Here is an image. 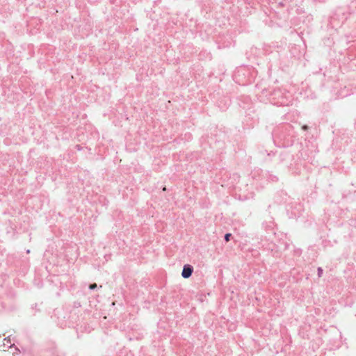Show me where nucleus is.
I'll return each mask as SVG.
<instances>
[{
  "mask_svg": "<svg viewBox=\"0 0 356 356\" xmlns=\"http://www.w3.org/2000/svg\"><path fill=\"white\" fill-rule=\"evenodd\" d=\"M29 252H30V250H27L26 253H29Z\"/></svg>",
  "mask_w": 356,
  "mask_h": 356,
  "instance_id": "nucleus-23",
  "label": "nucleus"
},
{
  "mask_svg": "<svg viewBox=\"0 0 356 356\" xmlns=\"http://www.w3.org/2000/svg\"><path fill=\"white\" fill-rule=\"evenodd\" d=\"M274 200L279 204H284L286 207L293 204V201L287 193L284 190H280L276 193Z\"/></svg>",
  "mask_w": 356,
  "mask_h": 356,
  "instance_id": "nucleus-6",
  "label": "nucleus"
},
{
  "mask_svg": "<svg viewBox=\"0 0 356 356\" xmlns=\"http://www.w3.org/2000/svg\"><path fill=\"white\" fill-rule=\"evenodd\" d=\"M232 235L231 233H226L224 235V240L225 242H228L230 241V238H232Z\"/></svg>",
  "mask_w": 356,
  "mask_h": 356,
  "instance_id": "nucleus-14",
  "label": "nucleus"
},
{
  "mask_svg": "<svg viewBox=\"0 0 356 356\" xmlns=\"http://www.w3.org/2000/svg\"><path fill=\"white\" fill-rule=\"evenodd\" d=\"M97 287H98V286L96 283L90 284L88 286V289L90 290H95V289H97Z\"/></svg>",
  "mask_w": 356,
  "mask_h": 356,
  "instance_id": "nucleus-16",
  "label": "nucleus"
},
{
  "mask_svg": "<svg viewBox=\"0 0 356 356\" xmlns=\"http://www.w3.org/2000/svg\"><path fill=\"white\" fill-rule=\"evenodd\" d=\"M73 307H74V308H79V307H81V303H80L79 302H76H76H74Z\"/></svg>",
  "mask_w": 356,
  "mask_h": 356,
  "instance_id": "nucleus-17",
  "label": "nucleus"
},
{
  "mask_svg": "<svg viewBox=\"0 0 356 356\" xmlns=\"http://www.w3.org/2000/svg\"><path fill=\"white\" fill-rule=\"evenodd\" d=\"M323 273V268L321 267H318V268H317V275H318V277H322Z\"/></svg>",
  "mask_w": 356,
  "mask_h": 356,
  "instance_id": "nucleus-15",
  "label": "nucleus"
},
{
  "mask_svg": "<svg viewBox=\"0 0 356 356\" xmlns=\"http://www.w3.org/2000/svg\"><path fill=\"white\" fill-rule=\"evenodd\" d=\"M277 153V163L284 169H290L293 165L294 156L290 152L282 149Z\"/></svg>",
  "mask_w": 356,
  "mask_h": 356,
  "instance_id": "nucleus-5",
  "label": "nucleus"
},
{
  "mask_svg": "<svg viewBox=\"0 0 356 356\" xmlns=\"http://www.w3.org/2000/svg\"><path fill=\"white\" fill-rule=\"evenodd\" d=\"M308 128H309V127H308V126H307V125H305H305H303V126L302 127V129L303 130H307V129H308Z\"/></svg>",
  "mask_w": 356,
  "mask_h": 356,
  "instance_id": "nucleus-18",
  "label": "nucleus"
},
{
  "mask_svg": "<svg viewBox=\"0 0 356 356\" xmlns=\"http://www.w3.org/2000/svg\"><path fill=\"white\" fill-rule=\"evenodd\" d=\"M286 209L288 212L291 211L294 218H298L302 214L303 207L300 203L293 201V204L287 207Z\"/></svg>",
  "mask_w": 356,
  "mask_h": 356,
  "instance_id": "nucleus-8",
  "label": "nucleus"
},
{
  "mask_svg": "<svg viewBox=\"0 0 356 356\" xmlns=\"http://www.w3.org/2000/svg\"><path fill=\"white\" fill-rule=\"evenodd\" d=\"M260 112L254 105L248 107L243 120L244 129H252L259 122Z\"/></svg>",
  "mask_w": 356,
  "mask_h": 356,
  "instance_id": "nucleus-3",
  "label": "nucleus"
},
{
  "mask_svg": "<svg viewBox=\"0 0 356 356\" xmlns=\"http://www.w3.org/2000/svg\"><path fill=\"white\" fill-rule=\"evenodd\" d=\"M250 177L252 179L260 181L261 184L268 182L275 183L279 180L277 175L270 171H264L260 168L254 169L250 173Z\"/></svg>",
  "mask_w": 356,
  "mask_h": 356,
  "instance_id": "nucleus-4",
  "label": "nucleus"
},
{
  "mask_svg": "<svg viewBox=\"0 0 356 356\" xmlns=\"http://www.w3.org/2000/svg\"><path fill=\"white\" fill-rule=\"evenodd\" d=\"M282 245H284V248H282L283 250L288 249L289 244L287 243H284ZM269 245L273 252V256L275 257H280V250L278 249H282V248H279L275 243L269 244Z\"/></svg>",
  "mask_w": 356,
  "mask_h": 356,
  "instance_id": "nucleus-11",
  "label": "nucleus"
},
{
  "mask_svg": "<svg viewBox=\"0 0 356 356\" xmlns=\"http://www.w3.org/2000/svg\"><path fill=\"white\" fill-rule=\"evenodd\" d=\"M230 105V100L229 99H225V104L221 107L222 110H225Z\"/></svg>",
  "mask_w": 356,
  "mask_h": 356,
  "instance_id": "nucleus-13",
  "label": "nucleus"
},
{
  "mask_svg": "<svg viewBox=\"0 0 356 356\" xmlns=\"http://www.w3.org/2000/svg\"><path fill=\"white\" fill-rule=\"evenodd\" d=\"M275 224L273 218H270L268 220H265L262 223V227L268 233L273 235L275 234Z\"/></svg>",
  "mask_w": 356,
  "mask_h": 356,
  "instance_id": "nucleus-9",
  "label": "nucleus"
},
{
  "mask_svg": "<svg viewBox=\"0 0 356 356\" xmlns=\"http://www.w3.org/2000/svg\"><path fill=\"white\" fill-rule=\"evenodd\" d=\"M194 268L191 264H184L181 271V276L184 279H188L192 276Z\"/></svg>",
  "mask_w": 356,
  "mask_h": 356,
  "instance_id": "nucleus-10",
  "label": "nucleus"
},
{
  "mask_svg": "<svg viewBox=\"0 0 356 356\" xmlns=\"http://www.w3.org/2000/svg\"><path fill=\"white\" fill-rule=\"evenodd\" d=\"M239 199L240 200H247L248 199V197L247 196H244V197H241V195H239Z\"/></svg>",
  "mask_w": 356,
  "mask_h": 356,
  "instance_id": "nucleus-19",
  "label": "nucleus"
},
{
  "mask_svg": "<svg viewBox=\"0 0 356 356\" xmlns=\"http://www.w3.org/2000/svg\"><path fill=\"white\" fill-rule=\"evenodd\" d=\"M5 340L7 341V344L4 343V346H7L8 348H11L14 346V343H11L10 336H8V337H6L5 339Z\"/></svg>",
  "mask_w": 356,
  "mask_h": 356,
  "instance_id": "nucleus-12",
  "label": "nucleus"
},
{
  "mask_svg": "<svg viewBox=\"0 0 356 356\" xmlns=\"http://www.w3.org/2000/svg\"><path fill=\"white\" fill-rule=\"evenodd\" d=\"M262 92L272 104L277 106H289L293 100L291 94L285 89L264 90Z\"/></svg>",
  "mask_w": 356,
  "mask_h": 356,
  "instance_id": "nucleus-1",
  "label": "nucleus"
},
{
  "mask_svg": "<svg viewBox=\"0 0 356 356\" xmlns=\"http://www.w3.org/2000/svg\"><path fill=\"white\" fill-rule=\"evenodd\" d=\"M249 74H250V72H249L248 69L243 67V68L237 70L235 72L234 79H235L236 81L238 82L239 84L245 85L250 81L245 80V79L243 80V79H241V77L243 76H246L249 75Z\"/></svg>",
  "mask_w": 356,
  "mask_h": 356,
  "instance_id": "nucleus-7",
  "label": "nucleus"
},
{
  "mask_svg": "<svg viewBox=\"0 0 356 356\" xmlns=\"http://www.w3.org/2000/svg\"><path fill=\"white\" fill-rule=\"evenodd\" d=\"M110 1H111V3H114V2H115V1H114V0H110Z\"/></svg>",
  "mask_w": 356,
  "mask_h": 356,
  "instance_id": "nucleus-22",
  "label": "nucleus"
},
{
  "mask_svg": "<svg viewBox=\"0 0 356 356\" xmlns=\"http://www.w3.org/2000/svg\"><path fill=\"white\" fill-rule=\"evenodd\" d=\"M76 149H77L78 150H81V147H80V145H77L76 146Z\"/></svg>",
  "mask_w": 356,
  "mask_h": 356,
  "instance_id": "nucleus-20",
  "label": "nucleus"
},
{
  "mask_svg": "<svg viewBox=\"0 0 356 356\" xmlns=\"http://www.w3.org/2000/svg\"><path fill=\"white\" fill-rule=\"evenodd\" d=\"M35 309L37 311H40V309H38V305L37 304L35 305Z\"/></svg>",
  "mask_w": 356,
  "mask_h": 356,
  "instance_id": "nucleus-21",
  "label": "nucleus"
},
{
  "mask_svg": "<svg viewBox=\"0 0 356 356\" xmlns=\"http://www.w3.org/2000/svg\"><path fill=\"white\" fill-rule=\"evenodd\" d=\"M274 134L280 140L283 141V145H290L294 142V131L290 124H282L277 127Z\"/></svg>",
  "mask_w": 356,
  "mask_h": 356,
  "instance_id": "nucleus-2",
  "label": "nucleus"
}]
</instances>
